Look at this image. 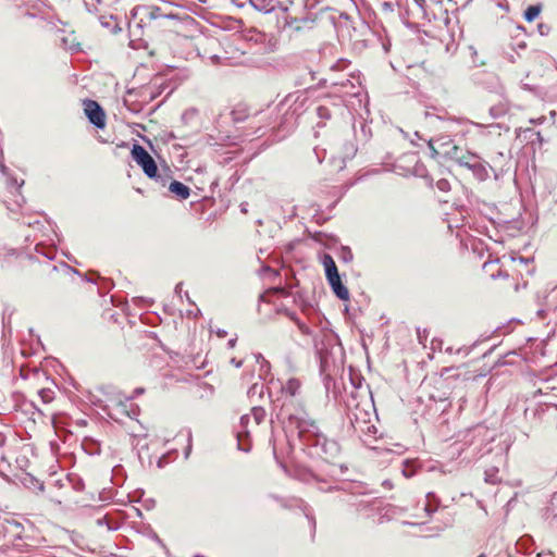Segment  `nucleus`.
Returning <instances> with one entry per match:
<instances>
[{
	"label": "nucleus",
	"mask_w": 557,
	"mask_h": 557,
	"mask_svg": "<svg viewBox=\"0 0 557 557\" xmlns=\"http://www.w3.org/2000/svg\"><path fill=\"white\" fill-rule=\"evenodd\" d=\"M345 405L347 418L356 432L369 436L376 433V428L372 423V419L376 416L371 397L352 392Z\"/></svg>",
	"instance_id": "1"
},
{
	"label": "nucleus",
	"mask_w": 557,
	"mask_h": 557,
	"mask_svg": "<svg viewBox=\"0 0 557 557\" xmlns=\"http://www.w3.org/2000/svg\"><path fill=\"white\" fill-rule=\"evenodd\" d=\"M304 447L310 450L311 455L318 456L326 461L334 459L339 453L338 444L329 440L313 421V428H306L298 434Z\"/></svg>",
	"instance_id": "2"
},
{
	"label": "nucleus",
	"mask_w": 557,
	"mask_h": 557,
	"mask_svg": "<svg viewBox=\"0 0 557 557\" xmlns=\"http://www.w3.org/2000/svg\"><path fill=\"white\" fill-rule=\"evenodd\" d=\"M277 418L286 423L287 428L297 430V434L306 428H313V421L309 418L304 404L298 398L285 397L277 412Z\"/></svg>",
	"instance_id": "3"
},
{
	"label": "nucleus",
	"mask_w": 557,
	"mask_h": 557,
	"mask_svg": "<svg viewBox=\"0 0 557 557\" xmlns=\"http://www.w3.org/2000/svg\"><path fill=\"white\" fill-rule=\"evenodd\" d=\"M132 157L149 178H153L162 185L165 184V178L158 173L156 161L143 146L135 144L132 149Z\"/></svg>",
	"instance_id": "4"
},
{
	"label": "nucleus",
	"mask_w": 557,
	"mask_h": 557,
	"mask_svg": "<svg viewBox=\"0 0 557 557\" xmlns=\"http://www.w3.org/2000/svg\"><path fill=\"white\" fill-rule=\"evenodd\" d=\"M84 111L89 122L98 128L106 125V114L100 104L90 99L84 100Z\"/></svg>",
	"instance_id": "5"
},
{
	"label": "nucleus",
	"mask_w": 557,
	"mask_h": 557,
	"mask_svg": "<svg viewBox=\"0 0 557 557\" xmlns=\"http://www.w3.org/2000/svg\"><path fill=\"white\" fill-rule=\"evenodd\" d=\"M449 153L459 165L468 168L470 170L474 162L479 161L476 154L470 152H462L457 146H453L451 151H449Z\"/></svg>",
	"instance_id": "6"
},
{
	"label": "nucleus",
	"mask_w": 557,
	"mask_h": 557,
	"mask_svg": "<svg viewBox=\"0 0 557 557\" xmlns=\"http://www.w3.org/2000/svg\"><path fill=\"white\" fill-rule=\"evenodd\" d=\"M442 375H447V377L462 379L463 381H475L479 377L485 376L486 373H474L461 368H445L442 372Z\"/></svg>",
	"instance_id": "7"
},
{
	"label": "nucleus",
	"mask_w": 557,
	"mask_h": 557,
	"mask_svg": "<svg viewBox=\"0 0 557 557\" xmlns=\"http://www.w3.org/2000/svg\"><path fill=\"white\" fill-rule=\"evenodd\" d=\"M326 280L337 298H339L341 300L349 299V292L347 287L343 284L339 274L330 276Z\"/></svg>",
	"instance_id": "8"
},
{
	"label": "nucleus",
	"mask_w": 557,
	"mask_h": 557,
	"mask_svg": "<svg viewBox=\"0 0 557 557\" xmlns=\"http://www.w3.org/2000/svg\"><path fill=\"white\" fill-rule=\"evenodd\" d=\"M251 422V417L249 414H245L240 418V428L237 432V441H238V448L243 451H249L250 446L249 444H246L244 442V436H248L249 432L247 430L248 425Z\"/></svg>",
	"instance_id": "9"
},
{
	"label": "nucleus",
	"mask_w": 557,
	"mask_h": 557,
	"mask_svg": "<svg viewBox=\"0 0 557 557\" xmlns=\"http://www.w3.org/2000/svg\"><path fill=\"white\" fill-rule=\"evenodd\" d=\"M169 190L180 200H185L190 195V188L178 181H172L169 185Z\"/></svg>",
	"instance_id": "10"
},
{
	"label": "nucleus",
	"mask_w": 557,
	"mask_h": 557,
	"mask_svg": "<svg viewBox=\"0 0 557 557\" xmlns=\"http://www.w3.org/2000/svg\"><path fill=\"white\" fill-rule=\"evenodd\" d=\"M300 389V382L297 379H289L285 384L282 385L281 391L283 394V399L285 397L296 398L298 392Z\"/></svg>",
	"instance_id": "11"
},
{
	"label": "nucleus",
	"mask_w": 557,
	"mask_h": 557,
	"mask_svg": "<svg viewBox=\"0 0 557 557\" xmlns=\"http://www.w3.org/2000/svg\"><path fill=\"white\" fill-rule=\"evenodd\" d=\"M321 262L324 267L326 278L339 274L335 261L331 255L324 253L321 257Z\"/></svg>",
	"instance_id": "12"
},
{
	"label": "nucleus",
	"mask_w": 557,
	"mask_h": 557,
	"mask_svg": "<svg viewBox=\"0 0 557 557\" xmlns=\"http://www.w3.org/2000/svg\"><path fill=\"white\" fill-rule=\"evenodd\" d=\"M113 21H114V17L112 15L110 16H106V15H101L99 16V22L100 24L110 29L113 34H117L119 32H121V27L119 25V23H114L113 24Z\"/></svg>",
	"instance_id": "13"
},
{
	"label": "nucleus",
	"mask_w": 557,
	"mask_h": 557,
	"mask_svg": "<svg viewBox=\"0 0 557 557\" xmlns=\"http://www.w3.org/2000/svg\"><path fill=\"white\" fill-rule=\"evenodd\" d=\"M255 425H259L265 418V410L262 407H253L249 414Z\"/></svg>",
	"instance_id": "14"
},
{
	"label": "nucleus",
	"mask_w": 557,
	"mask_h": 557,
	"mask_svg": "<svg viewBox=\"0 0 557 557\" xmlns=\"http://www.w3.org/2000/svg\"><path fill=\"white\" fill-rule=\"evenodd\" d=\"M541 12V8L537 5H530L524 12V18L528 22L534 21Z\"/></svg>",
	"instance_id": "15"
},
{
	"label": "nucleus",
	"mask_w": 557,
	"mask_h": 557,
	"mask_svg": "<svg viewBox=\"0 0 557 557\" xmlns=\"http://www.w3.org/2000/svg\"><path fill=\"white\" fill-rule=\"evenodd\" d=\"M471 170L473 174L480 180H484L485 176L487 175L485 168L479 161L474 162Z\"/></svg>",
	"instance_id": "16"
},
{
	"label": "nucleus",
	"mask_w": 557,
	"mask_h": 557,
	"mask_svg": "<svg viewBox=\"0 0 557 557\" xmlns=\"http://www.w3.org/2000/svg\"><path fill=\"white\" fill-rule=\"evenodd\" d=\"M39 396L45 404H49L54 398V392L50 388H42L39 391Z\"/></svg>",
	"instance_id": "17"
},
{
	"label": "nucleus",
	"mask_w": 557,
	"mask_h": 557,
	"mask_svg": "<svg viewBox=\"0 0 557 557\" xmlns=\"http://www.w3.org/2000/svg\"><path fill=\"white\" fill-rule=\"evenodd\" d=\"M317 115L321 119V120H329L332 115V112H331V109L326 106H319L317 108Z\"/></svg>",
	"instance_id": "18"
},
{
	"label": "nucleus",
	"mask_w": 557,
	"mask_h": 557,
	"mask_svg": "<svg viewBox=\"0 0 557 557\" xmlns=\"http://www.w3.org/2000/svg\"><path fill=\"white\" fill-rule=\"evenodd\" d=\"M301 21L297 20V18H293L290 20L287 24L289 27H292L294 30L296 32H300L302 29L301 25H300Z\"/></svg>",
	"instance_id": "19"
},
{
	"label": "nucleus",
	"mask_w": 557,
	"mask_h": 557,
	"mask_svg": "<svg viewBox=\"0 0 557 557\" xmlns=\"http://www.w3.org/2000/svg\"><path fill=\"white\" fill-rule=\"evenodd\" d=\"M342 258L345 262H350L352 260V252L350 251L349 248H343Z\"/></svg>",
	"instance_id": "20"
},
{
	"label": "nucleus",
	"mask_w": 557,
	"mask_h": 557,
	"mask_svg": "<svg viewBox=\"0 0 557 557\" xmlns=\"http://www.w3.org/2000/svg\"><path fill=\"white\" fill-rule=\"evenodd\" d=\"M436 187L442 191H447L449 189V183L446 180H440L436 183Z\"/></svg>",
	"instance_id": "21"
},
{
	"label": "nucleus",
	"mask_w": 557,
	"mask_h": 557,
	"mask_svg": "<svg viewBox=\"0 0 557 557\" xmlns=\"http://www.w3.org/2000/svg\"><path fill=\"white\" fill-rule=\"evenodd\" d=\"M257 361L258 362L261 361V369H263L264 367H267V369H269V367H270L269 362L261 355L257 356Z\"/></svg>",
	"instance_id": "22"
},
{
	"label": "nucleus",
	"mask_w": 557,
	"mask_h": 557,
	"mask_svg": "<svg viewBox=\"0 0 557 557\" xmlns=\"http://www.w3.org/2000/svg\"><path fill=\"white\" fill-rule=\"evenodd\" d=\"M231 363L234 364L236 368H240L243 366V361L236 360L235 358L231 359Z\"/></svg>",
	"instance_id": "23"
},
{
	"label": "nucleus",
	"mask_w": 557,
	"mask_h": 557,
	"mask_svg": "<svg viewBox=\"0 0 557 557\" xmlns=\"http://www.w3.org/2000/svg\"><path fill=\"white\" fill-rule=\"evenodd\" d=\"M62 270L65 271V272H74L76 273V270H74L73 268L69 267L67 264H62L61 265Z\"/></svg>",
	"instance_id": "24"
},
{
	"label": "nucleus",
	"mask_w": 557,
	"mask_h": 557,
	"mask_svg": "<svg viewBox=\"0 0 557 557\" xmlns=\"http://www.w3.org/2000/svg\"><path fill=\"white\" fill-rule=\"evenodd\" d=\"M159 11L160 9L159 8H156L151 11L150 15L152 18H156L157 16H159Z\"/></svg>",
	"instance_id": "25"
},
{
	"label": "nucleus",
	"mask_w": 557,
	"mask_h": 557,
	"mask_svg": "<svg viewBox=\"0 0 557 557\" xmlns=\"http://www.w3.org/2000/svg\"><path fill=\"white\" fill-rule=\"evenodd\" d=\"M236 344V338H232L227 342L228 348H234Z\"/></svg>",
	"instance_id": "26"
},
{
	"label": "nucleus",
	"mask_w": 557,
	"mask_h": 557,
	"mask_svg": "<svg viewBox=\"0 0 557 557\" xmlns=\"http://www.w3.org/2000/svg\"><path fill=\"white\" fill-rule=\"evenodd\" d=\"M403 473H404V475H405V476H407V478H410V476L413 474V472H412V471H410V470H407V468H405V469L403 470Z\"/></svg>",
	"instance_id": "27"
},
{
	"label": "nucleus",
	"mask_w": 557,
	"mask_h": 557,
	"mask_svg": "<svg viewBox=\"0 0 557 557\" xmlns=\"http://www.w3.org/2000/svg\"><path fill=\"white\" fill-rule=\"evenodd\" d=\"M425 511L431 515L432 512L435 511V508H432L429 504L425 506Z\"/></svg>",
	"instance_id": "28"
},
{
	"label": "nucleus",
	"mask_w": 557,
	"mask_h": 557,
	"mask_svg": "<svg viewBox=\"0 0 557 557\" xmlns=\"http://www.w3.org/2000/svg\"><path fill=\"white\" fill-rule=\"evenodd\" d=\"M216 334H218V336H219V337H225L227 333H226V331H224V330H219V331L216 332Z\"/></svg>",
	"instance_id": "29"
},
{
	"label": "nucleus",
	"mask_w": 557,
	"mask_h": 557,
	"mask_svg": "<svg viewBox=\"0 0 557 557\" xmlns=\"http://www.w3.org/2000/svg\"><path fill=\"white\" fill-rule=\"evenodd\" d=\"M429 147L431 148V150L434 152V153H437L436 150L434 149L433 147V144H432V140L429 141Z\"/></svg>",
	"instance_id": "30"
},
{
	"label": "nucleus",
	"mask_w": 557,
	"mask_h": 557,
	"mask_svg": "<svg viewBox=\"0 0 557 557\" xmlns=\"http://www.w3.org/2000/svg\"><path fill=\"white\" fill-rule=\"evenodd\" d=\"M257 387H258V384H253V385L251 386V388H250L249 393H250V392H253V393H255V392H257Z\"/></svg>",
	"instance_id": "31"
},
{
	"label": "nucleus",
	"mask_w": 557,
	"mask_h": 557,
	"mask_svg": "<svg viewBox=\"0 0 557 557\" xmlns=\"http://www.w3.org/2000/svg\"><path fill=\"white\" fill-rule=\"evenodd\" d=\"M143 392H144V389H143V388H136V389H135V395H139V394H141Z\"/></svg>",
	"instance_id": "32"
},
{
	"label": "nucleus",
	"mask_w": 557,
	"mask_h": 557,
	"mask_svg": "<svg viewBox=\"0 0 557 557\" xmlns=\"http://www.w3.org/2000/svg\"><path fill=\"white\" fill-rule=\"evenodd\" d=\"M263 271H264V272H270V271H271V269H270L269 267H264V268H263Z\"/></svg>",
	"instance_id": "33"
},
{
	"label": "nucleus",
	"mask_w": 557,
	"mask_h": 557,
	"mask_svg": "<svg viewBox=\"0 0 557 557\" xmlns=\"http://www.w3.org/2000/svg\"><path fill=\"white\" fill-rule=\"evenodd\" d=\"M182 283L176 285V292L181 290Z\"/></svg>",
	"instance_id": "34"
},
{
	"label": "nucleus",
	"mask_w": 557,
	"mask_h": 557,
	"mask_svg": "<svg viewBox=\"0 0 557 557\" xmlns=\"http://www.w3.org/2000/svg\"><path fill=\"white\" fill-rule=\"evenodd\" d=\"M39 488H40V491L44 490V484L42 483L39 484Z\"/></svg>",
	"instance_id": "35"
},
{
	"label": "nucleus",
	"mask_w": 557,
	"mask_h": 557,
	"mask_svg": "<svg viewBox=\"0 0 557 557\" xmlns=\"http://www.w3.org/2000/svg\"><path fill=\"white\" fill-rule=\"evenodd\" d=\"M434 495L432 493H428V498L433 497Z\"/></svg>",
	"instance_id": "36"
},
{
	"label": "nucleus",
	"mask_w": 557,
	"mask_h": 557,
	"mask_svg": "<svg viewBox=\"0 0 557 557\" xmlns=\"http://www.w3.org/2000/svg\"><path fill=\"white\" fill-rule=\"evenodd\" d=\"M478 557H486V555L482 553Z\"/></svg>",
	"instance_id": "37"
},
{
	"label": "nucleus",
	"mask_w": 557,
	"mask_h": 557,
	"mask_svg": "<svg viewBox=\"0 0 557 557\" xmlns=\"http://www.w3.org/2000/svg\"><path fill=\"white\" fill-rule=\"evenodd\" d=\"M548 555H549L550 557H554L552 553H548Z\"/></svg>",
	"instance_id": "38"
}]
</instances>
